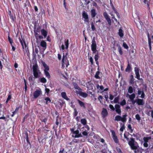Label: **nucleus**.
<instances>
[{
	"label": "nucleus",
	"instance_id": "1",
	"mask_svg": "<svg viewBox=\"0 0 153 153\" xmlns=\"http://www.w3.org/2000/svg\"><path fill=\"white\" fill-rule=\"evenodd\" d=\"M135 143H137V142H135L134 139L132 137L130 138V140L128 142V144L131 149L135 150L134 153H137V152L136 150L138 149L139 146L137 144H136Z\"/></svg>",
	"mask_w": 153,
	"mask_h": 153
},
{
	"label": "nucleus",
	"instance_id": "2",
	"mask_svg": "<svg viewBox=\"0 0 153 153\" xmlns=\"http://www.w3.org/2000/svg\"><path fill=\"white\" fill-rule=\"evenodd\" d=\"M32 69L34 78H39L40 76L41 72L40 71L37 65H33V66Z\"/></svg>",
	"mask_w": 153,
	"mask_h": 153
},
{
	"label": "nucleus",
	"instance_id": "3",
	"mask_svg": "<svg viewBox=\"0 0 153 153\" xmlns=\"http://www.w3.org/2000/svg\"><path fill=\"white\" fill-rule=\"evenodd\" d=\"M71 133L73 134H75V135H72V137L74 138H79L82 137L81 133H79V131L78 130L74 131V128H70V129Z\"/></svg>",
	"mask_w": 153,
	"mask_h": 153
},
{
	"label": "nucleus",
	"instance_id": "4",
	"mask_svg": "<svg viewBox=\"0 0 153 153\" xmlns=\"http://www.w3.org/2000/svg\"><path fill=\"white\" fill-rule=\"evenodd\" d=\"M92 44L91 45V49L93 53H95L96 51H98L97 50V45L95 40V38L94 37L92 40Z\"/></svg>",
	"mask_w": 153,
	"mask_h": 153
},
{
	"label": "nucleus",
	"instance_id": "5",
	"mask_svg": "<svg viewBox=\"0 0 153 153\" xmlns=\"http://www.w3.org/2000/svg\"><path fill=\"white\" fill-rule=\"evenodd\" d=\"M127 116L126 114L123 115L122 117L119 115H117L115 117L114 120L115 121H121L123 122H125L126 121V117Z\"/></svg>",
	"mask_w": 153,
	"mask_h": 153
},
{
	"label": "nucleus",
	"instance_id": "6",
	"mask_svg": "<svg viewBox=\"0 0 153 153\" xmlns=\"http://www.w3.org/2000/svg\"><path fill=\"white\" fill-rule=\"evenodd\" d=\"M82 18L84 19V21L85 23H87L88 24L90 21L87 13L85 11H83L82 12Z\"/></svg>",
	"mask_w": 153,
	"mask_h": 153
},
{
	"label": "nucleus",
	"instance_id": "7",
	"mask_svg": "<svg viewBox=\"0 0 153 153\" xmlns=\"http://www.w3.org/2000/svg\"><path fill=\"white\" fill-rule=\"evenodd\" d=\"M68 54L67 53L65 55V54L63 53L62 58V65H64V64H66V67H67L69 65V62L66 56Z\"/></svg>",
	"mask_w": 153,
	"mask_h": 153
},
{
	"label": "nucleus",
	"instance_id": "8",
	"mask_svg": "<svg viewBox=\"0 0 153 153\" xmlns=\"http://www.w3.org/2000/svg\"><path fill=\"white\" fill-rule=\"evenodd\" d=\"M21 37H22V36ZM22 39L19 38V41L22 45V48L23 49H24L25 48L26 51H28V47L27 46L25 41L22 38Z\"/></svg>",
	"mask_w": 153,
	"mask_h": 153
},
{
	"label": "nucleus",
	"instance_id": "9",
	"mask_svg": "<svg viewBox=\"0 0 153 153\" xmlns=\"http://www.w3.org/2000/svg\"><path fill=\"white\" fill-rule=\"evenodd\" d=\"M112 137L115 143L119 144V140L117 136L116 135L115 132L114 130H111Z\"/></svg>",
	"mask_w": 153,
	"mask_h": 153
},
{
	"label": "nucleus",
	"instance_id": "10",
	"mask_svg": "<svg viewBox=\"0 0 153 153\" xmlns=\"http://www.w3.org/2000/svg\"><path fill=\"white\" fill-rule=\"evenodd\" d=\"M134 70L136 75V78L138 80H143L142 78H140V75L139 74V68L138 67H135Z\"/></svg>",
	"mask_w": 153,
	"mask_h": 153
},
{
	"label": "nucleus",
	"instance_id": "11",
	"mask_svg": "<svg viewBox=\"0 0 153 153\" xmlns=\"http://www.w3.org/2000/svg\"><path fill=\"white\" fill-rule=\"evenodd\" d=\"M42 94V92L41 89L39 90H36L33 94L34 98L36 99L38 98L41 94Z\"/></svg>",
	"mask_w": 153,
	"mask_h": 153
},
{
	"label": "nucleus",
	"instance_id": "12",
	"mask_svg": "<svg viewBox=\"0 0 153 153\" xmlns=\"http://www.w3.org/2000/svg\"><path fill=\"white\" fill-rule=\"evenodd\" d=\"M103 15L104 18L107 20L109 25H111V20L109 17V16L106 12H105L103 13Z\"/></svg>",
	"mask_w": 153,
	"mask_h": 153
},
{
	"label": "nucleus",
	"instance_id": "13",
	"mask_svg": "<svg viewBox=\"0 0 153 153\" xmlns=\"http://www.w3.org/2000/svg\"><path fill=\"white\" fill-rule=\"evenodd\" d=\"M102 117L104 118L108 114V112L107 109L106 108H103L102 111L101 112Z\"/></svg>",
	"mask_w": 153,
	"mask_h": 153
},
{
	"label": "nucleus",
	"instance_id": "14",
	"mask_svg": "<svg viewBox=\"0 0 153 153\" xmlns=\"http://www.w3.org/2000/svg\"><path fill=\"white\" fill-rule=\"evenodd\" d=\"M114 107L116 112L119 114L120 115L121 114V110L120 105L118 104H116Z\"/></svg>",
	"mask_w": 153,
	"mask_h": 153
},
{
	"label": "nucleus",
	"instance_id": "15",
	"mask_svg": "<svg viewBox=\"0 0 153 153\" xmlns=\"http://www.w3.org/2000/svg\"><path fill=\"white\" fill-rule=\"evenodd\" d=\"M141 94V95L140 97L142 98H144L145 96V94L143 91V90L142 91H141L138 88V95H140Z\"/></svg>",
	"mask_w": 153,
	"mask_h": 153
},
{
	"label": "nucleus",
	"instance_id": "16",
	"mask_svg": "<svg viewBox=\"0 0 153 153\" xmlns=\"http://www.w3.org/2000/svg\"><path fill=\"white\" fill-rule=\"evenodd\" d=\"M132 69L131 66L130 65L128 61V65L127 67L125 70L126 72H130L131 69Z\"/></svg>",
	"mask_w": 153,
	"mask_h": 153
},
{
	"label": "nucleus",
	"instance_id": "17",
	"mask_svg": "<svg viewBox=\"0 0 153 153\" xmlns=\"http://www.w3.org/2000/svg\"><path fill=\"white\" fill-rule=\"evenodd\" d=\"M137 103L139 105H143L144 104V100L141 99H138L137 100Z\"/></svg>",
	"mask_w": 153,
	"mask_h": 153
},
{
	"label": "nucleus",
	"instance_id": "18",
	"mask_svg": "<svg viewBox=\"0 0 153 153\" xmlns=\"http://www.w3.org/2000/svg\"><path fill=\"white\" fill-rule=\"evenodd\" d=\"M40 45L43 48L44 50H45L47 48V43L44 40H42L40 43Z\"/></svg>",
	"mask_w": 153,
	"mask_h": 153
},
{
	"label": "nucleus",
	"instance_id": "19",
	"mask_svg": "<svg viewBox=\"0 0 153 153\" xmlns=\"http://www.w3.org/2000/svg\"><path fill=\"white\" fill-rule=\"evenodd\" d=\"M80 96L83 97L84 98H86L88 96V94L84 92L81 91H79L78 93Z\"/></svg>",
	"mask_w": 153,
	"mask_h": 153
},
{
	"label": "nucleus",
	"instance_id": "20",
	"mask_svg": "<svg viewBox=\"0 0 153 153\" xmlns=\"http://www.w3.org/2000/svg\"><path fill=\"white\" fill-rule=\"evenodd\" d=\"M91 17L92 18L95 17L97 14L96 10L95 9H92L90 12Z\"/></svg>",
	"mask_w": 153,
	"mask_h": 153
},
{
	"label": "nucleus",
	"instance_id": "21",
	"mask_svg": "<svg viewBox=\"0 0 153 153\" xmlns=\"http://www.w3.org/2000/svg\"><path fill=\"white\" fill-rule=\"evenodd\" d=\"M62 97L64 99L67 100H69V98L67 97L66 93L65 92H62L61 93Z\"/></svg>",
	"mask_w": 153,
	"mask_h": 153
},
{
	"label": "nucleus",
	"instance_id": "22",
	"mask_svg": "<svg viewBox=\"0 0 153 153\" xmlns=\"http://www.w3.org/2000/svg\"><path fill=\"white\" fill-rule=\"evenodd\" d=\"M77 101L81 107H83L84 109L86 108L85 104L83 102H82V101H81V100H79V99H78L77 100Z\"/></svg>",
	"mask_w": 153,
	"mask_h": 153
},
{
	"label": "nucleus",
	"instance_id": "23",
	"mask_svg": "<svg viewBox=\"0 0 153 153\" xmlns=\"http://www.w3.org/2000/svg\"><path fill=\"white\" fill-rule=\"evenodd\" d=\"M41 34L44 36V38H45L47 36L48 32L44 29H42L41 30Z\"/></svg>",
	"mask_w": 153,
	"mask_h": 153
},
{
	"label": "nucleus",
	"instance_id": "24",
	"mask_svg": "<svg viewBox=\"0 0 153 153\" xmlns=\"http://www.w3.org/2000/svg\"><path fill=\"white\" fill-rule=\"evenodd\" d=\"M148 44L149 45V49L150 51H151L152 50V47H151V39L150 38L149 35V33H148Z\"/></svg>",
	"mask_w": 153,
	"mask_h": 153
},
{
	"label": "nucleus",
	"instance_id": "25",
	"mask_svg": "<svg viewBox=\"0 0 153 153\" xmlns=\"http://www.w3.org/2000/svg\"><path fill=\"white\" fill-rule=\"evenodd\" d=\"M42 64L43 67H44L45 69L44 71H48L49 70V66L44 62H42Z\"/></svg>",
	"mask_w": 153,
	"mask_h": 153
},
{
	"label": "nucleus",
	"instance_id": "26",
	"mask_svg": "<svg viewBox=\"0 0 153 153\" xmlns=\"http://www.w3.org/2000/svg\"><path fill=\"white\" fill-rule=\"evenodd\" d=\"M34 32H39L40 30L41 27L40 26L38 27L37 28L36 27V24L34 25Z\"/></svg>",
	"mask_w": 153,
	"mask_h": 153
},
{
	"label": "nucleus",
	"instance_id": "27",
	"mask_svg": "<svg viewBox=\"0 0 153 153\" xmlns=\"http://www.w3.org/2000/svg\"><path fill=\"white\" fill-rule=\"evenodd\" d=\"M119 36L121 38L122 37L124 36L123 32L122 29L121 28L119 30L118 33Z\"/></svg>",
	"mask_w": 153,
	"mask_h": 153
},
{
	"label": "nucleus",
	"instance_id": "28",
	"mask_svg": "<svg viewBox=\"0 0 153 153\" xmlns=\"http://www.w3.org/2000/svg\"><path fill=\"white\" fill-rule=\"evenodd\" d=\"M73 85L74 87V88L76 89L80 90H81V88L78 86L76 82H73Z\"/></svg>",
	"mask_w": 153,
	"mask_h": 153
},
{
	"label": "nucleus",
	"instance_id": "29",
	"mask_svg": "<svg viewBox=\"0 0 153 153\" xmlns=\"http://www.w3.org/2000/svg\"><path fill=\"white\" fill-rule=\"evenodd\" d=\"M128 97L130 100V101L133 100H134V98L135 97V94L134 93H133L131 95H129L128 94Z\"/></svg>",
	"mask_w": 153,
	"mask_h": 153
},
{
	"label": "nucleus",
	"instance_id": "30",
	"mask_svg": "<svg viewBox=\"0 0 153 153\" xmlns=\"http://www.w3.org/2000/svg\"><path fill=\"white\" fill-rule=\"evenodd\" d=\"M100 56L98 55V53H97V54L95 55L94 56V58L96 62V64L97 65L98 64V59L99 58Z\"/></svg>",
	"mask_w": 153,
	"mask_h": 153
},
{
	"label": "nucleus",
	"instance_id": "31",
	"mask_svg": "<svg viewBox=\"0 0 153 153\" xmlns=\"http://www.w3.org/2000/svg\"><path fill=\"white\" fill-rule=\"evenodd\" d=\"M152 139L151 137H144L143 138V140L144 142L148 143L149 140Z\"/></svg>",
	"mask_w": 153,
	"mask_h": 153
},
{
	"label": "nucleus",
	"instance_id": "32",
	"mask_svg": "<svg viewBox=\"0 0 153 153\" xmlns=\"http://www.w3.org/2000/svg\"><path fill=\"white\" fill-rule=\"evenodd\" d=\"M130 79L129 81V83L130 84H134V78L132 75H131L130 76Z\"/></svg>",
	"mask_w": 153,
	"mask_h": 153
},
{
	"label": "nucleus",
	"instance_id": "33",
	"mask_svg": "<svg viewBox=\"0 0 153 153\" xmlns=\"http://www.w3.org/2000/svg\"><path fill=\"white\" fill-rule=\"evenodd\" d=\"M129 134L131 135L128 132H127L126 131L124 134V137L126 139L127 141H128L129 140V138L128 137Z\"/></svg>",
	"mask_w": 153,
	"mask_h": 153
},
{
	"label": "nucleus",
	"instance_id": "34",
	"mask_svg": "<svg viewBox=\"0 0 153 153\" xmlns=\"http://www.w3.org/2000/svg\"><path fill=\"white\" fill-rule=\"evenodd\" d=\"M25 134L26 136V140L27 142V143L28 144H29V145L30 146V147H31V143H30V142L29 141V137H28V133L27 132H26L25 133Z\"/></svg>",
	"mask_w": 153,
	"mask_h": 153
},
{
	"label": "nucleus",
	"instance_id": "35",
	"mask_svg": "<svg viewBox=\"0 0 153 153\" xmlns=\"http://www.w3.org/2000/svg\"><path fill=\"white\" fill-rule=\"evenodd\" d=\"M30 3L29 1L28 0H27L25 3L24 4V6L25 7L27 8V6H29V5H30Z\"/></svg>",
	"mask_w": 153,
	"mask_h": 153
},
{
	"label": "nucleus",
	"instance_id": "36",
	"mask_svg": "<svg viewBox=\"0 0 153 153\" xmlns=\"http://www.w3.org/2000/svg\"><path fill=\"white\" fill-rule=\"evenodd\" d=\"M44 74L46 76L48 79H49L51 77V76L49 73L48 72V71H45Z\"/></svg>",
	"mask_w": 153,
	"mask_h": 153
},
{
	"label": "nucleus",
	"instance_id": "37",
	"mask_svg": "<svg viewBox=\"0 0 153 153\" xmlns=\"http://www.w3.org/2000/svg\"><path fill=\"white\" fill-rule=\"evenodd\" d=\"M8 41L10 42V45L12 44L13 43V41L12 39L10 36V34H9L8 35Z\"/></svg>",
	"mask_w": 153,
	"mask_h": 153
},
{
	"label": "nucleus",
	"instance_id": "38",
	"mask_svg": "<svg viewBox=\"0 0 153 153\" xmlns=\"http://www.w3.org/2000/svg\"><path fill=\"white\" fill-rule=\"evenodd\" d=\"M81 122L83 125H85L87 124V121L85 119L83 118L81 120Z\"/></svg>",
	"mask_w": 153,
	"mask_h": 153
},
{
	"label": "nucleus",
	"instance_id": "39",
	"mask_svg": "<svg viewBox=\"0 0 153 153\" xmlns=\"http://www.w3.org/2000/svg\"><path fill=\"white\" fill-rule=\"evenodd\" d=\"M120 99V97L119 96H118L115 98L114 100V103H119V100Z\"/></svg>",
	"mask_w": 153,
	"mask_h": 153
},
{
	"label": "nucleus",
	"instance_id": "40",
	"mask_svg": "<svg viewBox=\"0 0 153 153\" xmlns=\"http://www.w3.org/2000/svg\"><path fill=\"white\" fill-rule=\"evenodd\" d=\"M65 44L66 46L65 48L68 49L69 46V40L68 39L65 41Z\"/></svg>",
	"mask_w": 153,
	"mask_h": 153
},
{
	"label": "nucleus",
	"instance_id": "41",
	"mask_svg": "<svg viewBox=\"0 0 153 153\" xmlns=\"http://www.w3.org/2000/svg\"><path fill=\"white\" fill-rule=\"evenodd\" d=\"M97 89L100 90H103L104 88L103 86L102 85L100 86L98 84L97 85Z\"/></svg>",
	"mask_w": 153,
	"mask_h": 153
},
{
	"label": "nucleus",
	"instance_id": "42",
	"mask_svg": "<svg viewBox=\"0 0 153 153\" xmlns=\"http://www.w3.org/2000/svg\"><path fill=\"white\" fill-rule=\"evenodd\" d=\"M133 88L131 86H129L128 89V92L130 94H131L133 93Z\"/></svg>",
	"mask_w": 153,
	"mask_h": 153
},
{
	"label": "nucleus",
	"instance_id": "43",
	"mask_svg": "<svg viewBox=\"0 0 153 153\" xmlns=\"http://www.w3.org/2000/svg\"><path fill=\"white\" fill-rule=\"evenodd\" d=\"M100 72L99 71H97L95 75V77L97 79H100V77L99 76Z\"/></svg>",
	"mask_w": 153,
	"mask_h": 153
},
{
	"label": "nucleus",
	"instance_id": "44",
	"mask_svg": "<svg viewBox=\"0 0 153 153\" xmlns=\"http://www.w3.org/2000/svg\"><path fill=\"white\" fill-rule=\"evenodd\" d=\"M118 50L120 54V55H122L123 54V52L122 51V48L120 46H119L118 48Z\"/></svg>",
	"mask_w": 153,
	"mask_h": 153
},
{
	"label": "nucleus",
	"instance_id": "45",
	"mask_svg": "<svg viewBox=\"0 0 153 153\" xmlns=\"http://www.w3.org/2000/svg\"><path fill=\"white\" fill-rule=\"evenodd\" d=\"M40 81L41 82L45 83L47 82V80L45 78L43 77L40 78Z\"/></svg>",
	"mask_w": 153,
	"mask_h": 153
},
{
	"label": "nucleus",
	"instance_id": "46",
	"mask_svg": "<svg viewBox=\"0 0 153 153\" xmlns=\"http://www.w3.org/2000/svg\"><path fill=\"white\" fill-rule=\"evenodd\" d=\"M45 100H46V104H48V102H51V100L48 97H47L45 99Z\"/></svg>",
	"mask_w": 153,
	"mask_h": 153
},
{
	"label": "nucleus",
	"instance_id": "47",
	"mask_svg": "<svg viewBox=\"0 0 153 153\" xmlns=\"http://www.w3.org/2000/svg\"><path fill=\"white\" fill-rule=\"evenodd\" d=\"M91 28L92 30L93 31L95 30H96V28L94 26V24L93 22H91Z\"/></svg>",
	"mask_w": 153,
	"mask_h": 153
},
{
	"label": "nucleus",
	"instance_id": "48",
	"mask_svg": "<svg viewBox=\"0 0 153 153\" xmlns=\"http://www.w3.org/2000/svg\"><path fill=\"white\" fill-rule=\"evenodd\" d=\"M126 104V102L125 99L123 100L120 103V105L122 106L125 105Z\"/></svg>",
	"mask_w": 153,
	"mask_h": 153
},
{
	"label": "nucleus",
	"instance_id": "49",
	"mask_svg": "<svg viewBox=\"0 0 153 153\" xmlns=\"http://www.w3.org/2000/svg\"><path fill=\"white\" fill-rule=\"evenodd\" d=\"M78 112L77 111L76 108L74 109V112L73 113V116L74 117H76L78 114Z\"/></svg>",
	"mask_w": 153,
	"mask_h": 153
},
{
	"label": "nucleus",
	"instance_id": "50",
	"mask_svg": "<svg viewBox=\"0 0 153 153\" xmlns=\"http://www.w3.org/2000/svg\"><path fill=\"white\" fill-rule=\"evenodd\" d=\"M136 119L138 121H140L141 120V117L140 116V115L137 114L135 115V116Z\"/></svg>",
	"mask_w": 153,
	"mask_h": 153
},
{
	"label": "nucleus",
	"instance_id": "51",
	"mask_svg": "<svg viewBox=\"0 0 153 153\" xmlns=\"http://www.w3.org/2000/svg\"><path fill=\"white\" fill-rule=\"evenodd\" d=\"M24 82L25 85V91H26L27 90V81L25 78H24Z\"/></svg>",
	"mask_w": 153,
	"mask_h": 153
},
{
	"label": "nucleus",
	"instance_id": "52",
	"mask_svg": "<svg viewBox=\"0 0 153 153\" xmlns=\"http://www.w3.org/2000/svg\"><path fill=\"white\" fill-rule=\"evenodd\" d=\"M9 15L10 16V18L12 20L13 22L14 21V17L13 15L12 14L11 11H10V13L9 14Z\"/></svg>",
	"mask_w": 153,
	"mask_h": 153
},
{
	"label": "nucleus",
	"instance_id": "53",
	"mask_svg": "<svg viewBox=\"0 0 153 153\" xmlns=\"http://www.w3.org/2000/svg\"><path fill=\"white\" fill-rule=\"evenodd\" d=\"M123 46L124 48L126 49H128V47L126 43L125 42H123Z\"/></svg>",
	"mask_w": 153,
	"mask_h": 153
},
{
	"label": "nucleus",
	"instance_id": "54",
	"mask_svg": "<svg viewBox=\"0 0 153 153\" xmlns=\"http://www.w3.org/2000/svg\"><path fill=\"white\" fill-rule=\"evenodd\" d=\"M125 128V126L124 124H123L122 126H121V128H120V131H121L123 132V131L124 129Z\"/></svg>",
	"mask_w": 153,
	"mask_h": 153
},
{
	"label": "nucleus",
	"instance_id": "55",
	"mask_svg": "<svg viewBox=\"0 0 153 153\" xmlns=\"http://www.w3.org/2000/svg\"><path fill=\"white\" fill-rule=\"evenodd\" d=\"M89 59L90 62L91 63V64L92 65H93L94 62L92 57L91 56H90V57H89Z\"/></svg>",
	"mask_w": 153,
	"mask_h": 153
},
{
	"label": "nucleus",
	"instance_id": "56",
	"mask_svg": "<svg viewBox=\"0 0 153 153\" xmlns=\"http://www.w3.org/2000/svg\"><path fill=\"white\" fill-rule=\"evenodd\" d=\"M109 108L111 110H112L113 111L115 110V108L112 105L110 104L109 105Z\"/></svg>",
	"mask_w": 153,
	"mask_h": 153
},
{
	"label": "nucleus",
	"instance_id": "57",
	"mask_svg": "<svg viewBox=\"0 0 153 153\" xmlns=\"http://www.w3.org/2000/svg\"><path fill=\"white\" fill-rule=\"evenodd\" d=\"M41 120L42 122L45 123V124L46 123L48 120V118H45L44 119Z\"/></svg>",
	"mask_w": 153,
	"mask_h": 153
},
{
	"label": "nucleus",
	"instance_id": "58",
	"mask_svg": "<svg viewBox=\"0 0 153 153\" xmlns=\"http://www.w3.org/2000/svg\"><path fill=\"white\" fill-rule=\"evenodd\" d=\"M82 134L84 136H86L88 135V133L85 130L82 132Z\"/></svg>",
	"mask_w": 153,
	"mask_h": 153
},
{
	"label": "nucleus",
	"instance_id": "59",
	"mask_svg": "<svg viewBox=\"0 0 153 153\" xmlns=\"http://www.w3.org/2000/svg\"><path fill=\"white\" fill-rule=\"evenodd\" d=\"M72 141L73 143H79V140L77 139H74L72 140Z\"/></svg>",
	"mask_w": 153,
	"mask_h": 153
},
{
	"label": "nucleus",
	"instance_id": "60",
	"mask_svg": "<svg viewBox=\"0 0 153 153\" xmlns=\"http://www.w3.org/2000/svg\"><path fill=\"white\" fill-rule=\"evenodd\" d=\"M128 128L130 129L131 131V133H132V131H133V130L132 129V127H131V124H128Z\"/></svg>",
	"mask_w": 153,
	"mask_h": 153
},
{
	"label": "nucleus",
	"instance_id": "61",
	"mask_svg": "<svg viewBox=\"0 0 153 153\" xmlns=\"http://www.w3.org/2000/svg\"><path fill=\"white\" fill-rule=\"evenodd\" d=\"M143 145L144 147L147 148L148 146V144L147 143L144 142Z\"/></svg>",
	"mask_w": 153,
	"mask_h": 153
},
{
	"label": "nucleus",
	"instance_id": "62",
	"mask_svg": "<svg viewBox=\"0 0 153 153\" xmlns=\"http://www.w3.org/2000/svg\"><path fill=\"white\" fill-rule=\"evenodd\" d=\"M103 98V97L101 96H100L98 98V100H99L100 101V102L101 103L102 102L101 101V100H102Z\"/></svg>",
	"mask_w": 153,
	"mask_h": 153
},
{
	"label": "nucleus",
	"instance_id": "63",
	"mask_svg": "<svg viewBox=\"0 0 153 153\" xmlns=\"http://www.w3.org/2000/svg\"><path fill=\"white\" fill-rule=\"evenodd\" d=\"M65 152V149L64 148L60 149L59 152L60 153H63Z\"/></svg>",
	"mask_w": 153,
	"mask_h": 153
},
{
	"label": "nucleus",
	"instance_id": "64",
	"mask_svg": "<svg viewBox=\"0 0 153 153\" xmlns=\"http://www.w3.org/2000/svg\"><path fill=\"white\" fill-rule=\"evenodd\" d=\"M151 112V116L152 118H153V110H151L150 111H149V112H148V113L147 114L148 115H149V112Z\"/></svg>",
	"mask_w": 153,
	"mask_h": 153
}]
</instances>
